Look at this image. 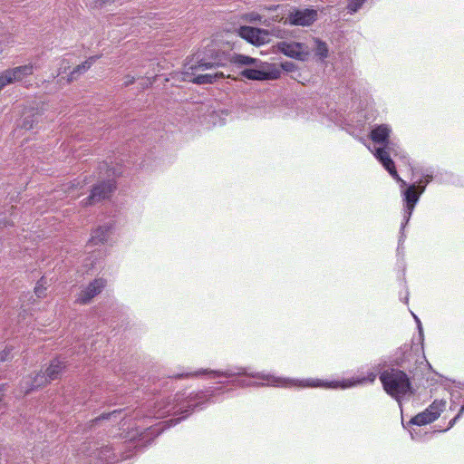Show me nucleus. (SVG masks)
I'll return each mask as SVG.
<instances>
[{"instance_id":"0eeeda50","label":"nucleus","mask_w":464,"mask_h":464,"mask_svg":"<svg viewBox=\"0 0 464 464\" xmlns=\"http://www.w3.org/2000/svg\"><path fill=\"white\" fill-rule=\"evenodd\" d=\"M416 188L417 187L415 184H411L401 191L404 207H403V220L401 222V231H400L401 235H400L399 240H398V247H397L398 254H400L401 251L402 250V245L405 240L406 236L404 234V228H405L406 225L409 223V221L411 218L412 212L415 208V206L418 203L420 195L422 194V193H420V190L418 192H416L415 191Z\"/></svg>"},{"instance_id":"473e14b6","label":"nucleus","mask_w":464,"mask_h":464,"mask_svg":"<svg viewBox=\"0 0 464 464\" xmlns=\"http://www.w3.org/2000/svg\"><path fill=\"white\" fill-rule=\"evenodd\" d=\"M413 314V317L415 319V322L417 324V326H418V329H419V334L420 336L423 335V330H422V326H421V322L420 320L419 319V317L417 315H415L414 314Z\"/></svg>"},{"instance_id":"c9c22d12","label":"nucleus","mask_w":464,"mask_h":464,"mask_svg":"<svg viewBox=\"0 0 464 464\" xmlns=\"http://www.w3.org/2000/svg\"><path fill=\"white\" fill-rule=\"evenodd\" d=\"M408 295H409V293H408V292H406V295H405V297H404V299H403V302H404V303H408Z\"/></svg>"},{"instance_id":"423d86ee","label":"nucleus","mask_w":464,"mask_h":464,"mask_svg":"<svg viewBox=\"0 0 464 464\" xmlns=\"http://www.w3.org/2000/svg\"><path fill=\"white\" fill-rule=\"evenodd\" d=\"M103 165L108 169V178L93 185L90 195L81 202L83 207L94 205L103 199L109 198L112 191L116 188V183L113 178L124 173V170L121 168L110 167L107 162H104Z\"/></svg>"},{"instance_id":"c756f323","label":"nucleus","mask_w":464,"mask_h":464,"mask_svg":"<svg viewBox=\"0 0 464 464\" xmlns=\"http://www.w3.org/2000/svg\"><path fill=\"white\" fill-rule=\"evenodd\" d=\"M280 66L286 72H295L297 70V65L290 61L282 62Z\"/></svg>"},{"instance_id":"a211bd4d","label":"nucleus","mask_w":464,"mask_h":464,"mask_svg":"<svg viewBox=\"0 0 464 464\" xmlns=\"http://www.w3.org/2000/svg\"><path fill=\"white\" fill-rule=\"evenodd\" d=\"M347 88L351 91L352 94H353L355 97H361L362 95H364L369 89L368 82L362 79H350L347 82Z\"/></svg>"},{"instance_id":"6ab92c4d","label":"nucleus","mask_w":464,"mask_h":464,"mask_svg":"<svg viewBox=\"0 0 464 464\" xmlns=\"http://www.w3.org/2000/svg\"><path fill=\"white\" fill-rule=\"evenodd\" d=\"M98 55L91 56L81 64L77 65L69 74L68 82H72L78 78L79 75L87 72L88 69L97 61Z\"/></svg>"},{"instance_id":"4be33fe9","label":"nucleus","mask_w":464,"mask_h":464,"mask_svg":"<svg viewBox=\"0 0 464 464\" xmlns=\"http://www.w3.org/2000/svg\"><path fill=\"white\" fill-rule=\"evenodd\" d=\"M101 261V254L99 252L93 251L90 256H88L84 260L82 266L85 267L86 272L92 271L93 269L97 270L101 267L99 265Z\"/></svg>"},{"instance_id":"2f4dec72","label":"nucleus","mask_w":464,"mask_h":464,"mask_svg":"<svg viewBox=\"0 0 464 464\" xmlns=\"http://www.w3.org/2000/svg\"><path fill=\"white\" fill-rule=\"evenodd\" d=\"M464 413H461V408L459 409L458 414L450 420L448 429L452 428L456 422L462 417Z\"/></svg>"},{"instance_id":"412c9836","label":"nucleus","mask_w":464,"mask_h":464,"mask_svg":"<svg viewBox=\"0 0 464 464\" xmlns=\"http://www.w3.org/2000/svg\"><path fill=\"white\" fill-rule=\"evenodd\" d=\"M285 115L289 118H300L303 120H309L310 115L306 107L303 105V102L295 103V107L291 108L289 112H285Z\"/></svg>"},{"instance_id":"e433bc0d","label":"nucleus","mask_w":464,"mask_h":464,"mask_svg":"<svg viewBox=\"0 0 464 464\" xmlns=\"http://www.w3.org/2000/svg\"><path fill=\"white\" fill-rule=\"evenodd\" d=\"M99 2H101L99 5H103V4H106V2H107V1H105V0H99Z\"/></svg>"},{"instance_id":"ddd939ff","label":"nucleus","mask_w":464,"mask_h":464,"mask_svg":"<svg viewBox=\"0 0 464 464\" xmlns=\"http://www.w3.org/2000/svg\"><path fill=\"white\" fill-rule=\"evenodd\" d=\"M318 18L317 10L314 8H295L289 13L287 20L292 25L309 26Z\"/></svg>"},{"instance_id":"7c9ffc66","label":"nucleus","mask_w":464,"mask_h":464,"mask_svg":"<svg viewBox=\"0 0 464 464\" xmlns=\"http://www.w3.org/2000/svg\"><path fill=\"white\" fill-rule=\"evenodd\" d=\"M263 16L257 13H250L248 14V20L252 23H260L263 24H267L266 20L263 21Z\"/></svg>"},{"instance_id":"39448f33","label":"nucleus","mask_w":464,"mask_h":464,"mask_svg":"<svg viewBox=\"0 0 464 464\" xmlns=\"http://www.w3.org/2000/svg\"><path fill=\"white\" fill-rule=\"evenodd\" d=\"M103 165L108 169V178L93 185L90 195L81 202L83 207L94 205L103 199L109 198L112 191L116 188V183L113 178L124 173V170L121 168L110 167L107 162H104Z\"/></svg>"},{"instance_id":"58836bf2","label":"nucleus","mask_w":464,"mask_h":464,"mask_svg":"<svg viewBox=\"0 0 464 464\" xmlns=\"http://www.w3.org/2000/svg\"><path fill=\"white\" fill-rule=\"evenodd\" d=\"M63 69H62V68H60V69H59V73H58V74H61V73H63Z\"/></svg>"},{"instance_id":"4468645a","label":"nucleus","mask_w":464,"mask_h":464,"mask_svg":"<svg viewBox=\"0 0 464 464\" xmlns=\"http://www.w3.org/2000/svg\"><path fill=\"white\" fill-rule=\"evenodd\" d=\"M50 383L48 377L45 375L44 371L33 372L28 376L24 377L20 383L21 392L24 394H28L31 392L44 387Z\"/></svg>"},{"instance_id":"a19ab883","label":"nucleus","mask_w":464,"mask_h":464,"mask_svg":"<svg viewBox=\"0 0 464 464\" xmlns=\"http://www.w3.org/2000/svg\"><path fill=\"white\" fill-rule=\"evenodd\" d=\"M453 409H455V406H452V405H451V406L450 407V410H453Z\"/></svg>"},{"instance_id":"9d476101","label":"nucleus","mask_w":464,"mask_h":464,"mask_svg":"<svg viewBox=\"0 0 464 464\" xmlns=\"http://www.w3.org/2000/svg\"><path fill=\"white\" fill-rule=\"evenodd\" d=\"M445 406V401L435 400L427 409L411 418L408 422V426H423L431 423L440 417V412L444 410Z\"/></svg>"},{"instance_id":"5701e85b","label":"nucleus","mask_w":464,"mask_h":464,"mask_svg":"<svg viewBox=\"0 0 464 464\" xmlns=\"http://www.w3.org/2000/svg\"><path fill=\"white\" fill-rule=\"evenodd\" d=\"M314 54L319 57L320 60H324L328 56V46L326 43L320 39H315Z\"/></svg>"},{"instance_id":"b1692460","label":"nucleus","mask_w":464,"mask_h":464,"mask_svg":"<svg viewBox=\"0 0 464 464\" xmlns=\"http://www.w3.org/2000/svg\"><path fill=\"white\" fill-rule=\"evenodd\" d=\"M411 356V353L404 352L402 348H400L396 353V357L393 359V362L395 365L401 368H406L405 362L406 360H409V357Z\"/></svg>"},{"instance_id":"c85d7f7f","label":"nucleus","mask_w":464,"mask_h":464,"mask_svg":"<svg viewBox=\"0 0 464 464\" xmlns=\"http://www.w3.org/2000/svg\"><path fill=\"white\" fill-rule=\"evenodd\" d=\"M13 83L12 78L8 74V71L5 70L0 72V91L3 90L6 85Z\"/></svg>"},{"instance_id":"f3484780","label":"nucleus","mask_w":464,"mask_h":464,"mask_svg":"<svg viewBox=\"0 0 464 464\" xmlns=\"http://www.w3.org/2000/svg\"><path fill=\"white\" fill-rule=\"evenodd\" d=\"M34 69H38V65H36L35 63H28L14 68L7 69V71L8 74L12 78L13 82H20L24 77L32 75L34 73Z\"/></svg>"},{"instance_id":"7ed1b4c3","label":"nucleus","mask_w":464,"mask_h":464,"mask_svg":"<svg viewBox=\"0 0 464 464\" xmlns=\"http://www.w3.org/2000/svg\"><path fill=\"white\" fill-rule=\"evenodd\" d=\"M392 132V129L389 124H374L371 127L369 137L374 144L379 145L374 147L372 150L376 160L400 183L401 188H404L407 186V183L399 176L395 164L391 158V154L394 152L395 146L394 142L390 140Z\"/></svg>"},{"instance_id":"393cba45","label":"nucleus","mask_w":464,"mask_h":464,"mask_svg":"<svg viewBox=\"0 0 464 464\" xmlns=\"http://www.w3.org/2000/svg\"><path fill=\"white\" fill-rule=\"evenodd\" d=\"M367 0H347L346 10L350 14L357 13Z\"/></svg>"},{"instance_id":"f03ea898","label":"nucleus","mask_w":464,"mask_h":464,"mask_svg":"<svg viewBox=\"0 0 464 464\" xmlns=\"http://www.w3.org/2000/svg\"><path fill=\"white\" fill-rule=\"evenodd\" d=\"M229 65L245 67L240 72V75L249 81H267L278 77V72L271 70V64L257 58L237 53L231 49L224 50L218 44L210 41L201 46L187 62L184 66V80L196 84L214 83L226 78L223 72L214 73L199 72L227 68Z\"/></svg>"},{"instance_id":"2eb2a0df","label":"nucleus","mask_w":464,"mask_h":464,"mask_svg":"<svg viewBox=\"0 0 464 464\" xmlns=\"http://www.w3.org/2000/svg\"><path fill=\"white\" fill-rule=\"evenodd\" d=\"M114 227V223L110 220L104 224L99 226L96 229L92 232L91 238L88 241V246H93L104 244Z\"/></svg>"},{"instance_id":"f704fd0d","label":"nucleus","mask_w":464,"mask_h":464,"mask_svg":"<svg viewBox=\"0 0 464 464\" xmlns=\"http://www.w3.org/2000/svg\"><path fill=\"white\" fill-rule=\"evenodd\" d=\"M83 404H84V402L82 401V400L80 398H75L73 401L72 408H74L75 406H80V405H83Z\"/></svg>"},{"instance_id":"6e6552de","label":"nucleus","mask_w":464,"mask_h":464,"mask_svg":"<svg viewBox=\"0 0 464 464\" xmlns=\"http://www.w3.org/2000/svg\"><path fill=\"white\" fill-rule=\"evenodd\" d=\"M108 281L104 277H96L87 285H82L75 295L74 303L79 305H87L98 296L107 286Z\"/></svg>"},{"instance_id":"20e7f679","label":"nucleus","mask_w":464,"mask_h":464,"mask_svg":"<svg viewBox=\"0 0 464 464\" xmlns=\"http://www.w3.org/2000/svg\"><path fill=\"white\" fill-rule=\"evenodd\" d=\"M379 379L385 392L395 399L400 406L402 397L414 393L411 378L399 368L390 367L380 372Z\"/></svg>"},{"instance_id":"a878e982","label":"nucleus","mask_w":464,"mask_h":464,"mask_svg":"<svg viewBox=\"0 0 464 464\" xmlns=\"http://www.w3.org/2000/svg\"><path fill=\"white\" fill-rule=\"evenodd\" d=\"M46 285L47 281L44 276L37 281L36 285L34 287V294L38 298H43L46 295Z\"/></svg>"},{"instance_id":"9b49d317","label":"nucleus","mask_w":464,"mask_h":464,"mask_svg":"<svg viewBox=\"0 0 464 464\" xmlns=\"http://www.w3.org/2000/svg\"><path fill=\"white\" fill-rule=\"evenodd\" d=\"M241 38L253 45L260 46L270 41L271 33L266 29L244 25L238 30Z\"/></svg>"},{"instance_id":"bb28decb","label":"nucleus","mask_w":464,"mask_h":464,"mask_svg":"<svg viewBox=\"0 0 464 464\" xmlns=\"http://www.w3.org/2000/svg\"><path fill=\"white\" fill-rule=\"evenodd\" d=\"M364 120L359 125L362 126L365 122L373 121L375 120V112L371 109L370 111H361L358 112ZM361 121V120H359Z\"/></svg>"},{"instance_id":"f8f14e48","label":"nucleus","mask_w":464,"mask_h":464,"mask_svg":"<svg viewBox=\"0 0 464 464\" xmlns=\"http://www.w3.org/2000/svg\"><path fill=\"white\" fill-rule=\"evenodd\" d=\"M276 48L281 53L302 62L309 55L308 47L303 43L282 41L277 43Z\"/></svg>"},{"instance_id":"72a5a7b5","label":"nucleus","mask_w":464,"mask_h":464,"mask_svg":"<svg viewBox=\"0 0 464 464\" xmlns=\"http://www.w3.org/2000/svg\"><path fill=\"white\" fill-rule=\"evenodd\" d=\"M135 79L133 76H130V75H127L125 77V80H124V82H123V85L125 86H129L130 84H132L134 82Z\"/></svg>"},{"instance_id":"ea45409f","label":"nucleus","mask_w":464,"mask_h":464,"mask_svg":"<svg viewBox=\"0 0 464 464\" xmlns=\"http://www.w3.org/2000/svg\"><path fill=\"white\" fill-rule=\"evenodd\" d=\"M453 409H455V406H452V405H451V406L450 407V410H453Z\"/></svg>"},{"instance_id":"aec40b11","label":"nucleus","mask_w":464,"mask_h":464,"mask_svg":"<svg viewBox=\"0 0 464 464\" xmlns=\"http://www.w3.org/2000/svg\"><path fill=\"white\" fill-rule=\"evenodd\" d=\"M40 118L39 111L32 109L24 113L21 127L27 130H32L34 128V124L38 123Z\"/></svg>"},{"instance_id":"f257e3e1","label":"nucleus","mask_w":464,"mask_h":464,"mask_svg":"<svg viewBox=\"0 0 464 464\" xmlns=\"http://www.w3.org/2000/svg\"><path fill=\"white\" fill-rule=\"evenodd\" d=\"M382 366L383 365L382 363H378L374 367L375 370L368 372L366 376L341 381H324L321 379L313 378H281L269 373L252 372L250 371V368L242 366H229L225 370L200 369L195 372H188V378L208 375L210 379H218L216 382L218 384L217 386H208L204 390L198 391L197 392H190L188 394V415L195 410L199 411L204 409L208 403H216L221 401V396L231 390L226 388L227 385L244 388L256 384V382L240 378L243 376L258 379L266 382L267 385L276 387L298 386L302 388L345 390L358 384L374 382L377 377V372L380 374Z\"/></svg>"},{"instance_id":"cd10ccee","label":"nucleus","mask_w":464,"mask_h":464,"mask_svg":"<svg viewBox=\"0 0 464 464\" xmlns=\"http://www.w3.org/2000/svg\"><path fill=\"white\" fill-rule=\"evenodd\" d=\"M13 347L6 345L3 351H0V362L11 361L14 357Z\"/></svg>"},{"instance_id":"1a4fd4ad","label":"nucleus","mask_w":464,"mask_h":464,"mask_svg":"<svg viewBox=\"0 0 464 464\" xmlns=\"http://www.w3.org/2000/svg\"><path fill=\"white\" fill-rule=\"evenodd\" d=\"M414 175L418 176V179L414 183L420 193H423L427 185L436 179L440 182L450 181L453 178L452 173H435L432 167H420L414 169Z\"/></svg>"},{"instance_id":"4c0bfd02","label":"nucleus","mask_w":464,"mask_h":464,"mask_svg":"<svg viewBox=\"0 0 464 464\" xmlns=\"http://www.w3.org/2000/svg\"><path fill=\"white\" fill-rule=\"evenodd\" d=\"M266 9L267 10H276V8L274 6L267 7Z\"/></svg>"},{"instance_id":"dca6fc26","label":"nucleus","mask_w":464,"mask_h":464,"mask_svg":"<svg viewBox=\"0 0 464 464\" xmlns=\"http://www.w3.org/2000/svg\"><path fill=\"white\" fill-rule=\"evenodd\" d=\"M65 367V362L59 358L51 360L49 365L44 369L45 375L48 377L50 382L60 379Z\"/></svg>"}]
</instances>
